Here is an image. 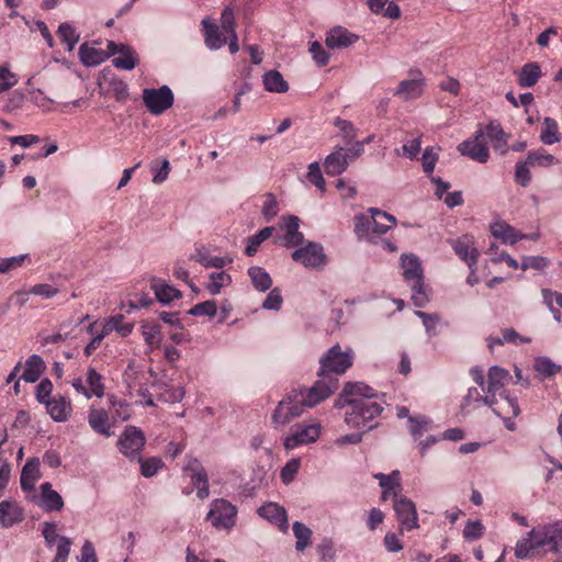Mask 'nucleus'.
Segmentation results:
<instances>
[{
  "mask_svg": "<svg viewBox=\"0 0 562 562\" xmlns=\"http://www.w3.org/2000/svg\"><path fill=\"white\" fill-rule=\"evenodd\" d=\"M369 392H359L356 401L352 402V408L346 409V424L356 429H362L368 432L379 426L376 418L382 414L384 407L378 402L376 392L367 385Z\"/></svg>",
  "mask_w": 562,
  "mask_h": 562,
  "instance_id": "1",
  "label": "nucleus"
},
{
  "mask_svg": "<svg viewBox=\"0 0 562 562\" xmlns=\"http://www.w3.org/2000/svg\"><path fill=\"white\" fill-rule=\"evenodd\" d=\"M353 363V351L351 348L342 351L339 344L330 347L319 359V369L317 375H325L331 379H338Z\"/></svg>",
  "mask_w": 562,
  "mask_h": 562,
  "instance_id": "2",
  "label": "nucleus"
},
{
  "mask_svg": "<svg viewBox=\"0 0 562 562\" xmlns=\"http://www.w3.org/2000/svg\"><path fill=\"white\" fill-rule=\"evenodd\" d=\"M306 401L302 391L299 389L291 390L283 400L279 402L272 413V423L277 426H284L291 423L294 418L300 417L304 409Z\"/></svg>",
  "mask_w": 562,
  "mask_h": 562,
  "instance_id": "3",
  "label": "nucleus"
},
{
  "mask_svg": "<svg viewBox=\"0 0 562 562\" xmlns=\"http://www.w3.org/2000/svg\"><path fill=\"white\" fill-rule=\"evenodd\" d=\"M535 537L536 547H548V551L559 553L562 548V521L539 525L528 532Z\"/></svg>",
  "mask_w": 562,
  "mask_h": 562,
  "instance_id": "4",
  "label": "nucleus"
},
{
  "mask_svg": "<svg viewBox=\"0 0 562 562\" xmlns=\"http://www.w3.org/2000/svg\"><path fill=\"white\" fill-rule=\"evenodd\" d=\"M318 380L311 387H299L302 395L306 401L305 405L308 408L315 407L329 396H331L338 389L339 380L327 378L325 375H317Z\"/></svg>",
  "mask_w": 562,
  "mask_h": 562,
  "instance_id": "5",
  "label": "nucleus"
},
{
  "mask_svg": "<svg viewBox=\"0 0 562 562\" xmlns=\"http://www.w3.org/2000/svg\"><path fill=\"white\" fill-rule=\"evenodd\" d=\"M237 508L224 498L214 499L206 515L216 529H231L236 524Z\"/></svg>",
  "mask_w": 562,
  "mask_h": 562,
  "instance_id": "6",
  "label": "nucleus"
},
{
  "mask_svg": "<svg viewBox=\"0 0 562 562\" xmlns=\"http://www.w3.org/2000/svg\"><path fill=\"white\" fill-rule=\"evenodd\" d=\"M143 101L147 110L159 115L173 104V93L168 86H161L158 89H144Z\"/></svg>",
  "mask_w": 562,
  "mask_h": 562,
  "instance_id": "7",
  "label": "nucleus"
},
{
  "mask_svg": "<svg viewBox=\"0 0 562 562\" xmlns=\"http://www.w3.org/2000/svg\"><path fill=\"white\" fill-rule=\"evenodd\" d=\"M146 442L144 432L136 426H126L117 440V448L127 458L138 457Z\"/></svg>",
  "mask_w": 562,
  "mask_h": 562,
  "instance_id": "8",
  "label": "nucleus"
},
{
  "mask_svg": "<svg viewBox=\"0 0 562 562\" xmlns=\"http://www.w3.org/2000/svg\"><path fill=\"white\" fill-rule=\"evenodd\" d=\"M321 434V424L295 425L291 428V434L285 437L283 446L286 450L315 442Z\"/></svg>",
  "mask_w": 562,
  "mask_h": 562,
  "instance_id": "9",
  "label": "nucleus"
},
{
  "mask_svg": "<svg viewBox=\"0 0 562 562\" xmlns=\"http://www.w3.org/2000/svg\"><path fill=\"white\" fill-rule=\"evenodd\" d=\"M393 508L402 528L406 530L417 529L419 525L415 504L406 496H398L396 492H393Z\"/></svg>",
  "mask_w": 562,
  "mask_h": 562,
  "instance_id": "10",
  "label": "nucleus"
},
{
  "mask_svg": "<svg viewBox=\"0 0 562 562\" xmlns=\"http://www.w3.org/2000/svg\"><path fill=\"white\" fill-rule=\"evenodd\" d=\"M484 130L481 127L475 131L473 137L463 140L458 145V151L462 156H467L474 161L485 164L490 159V150L487 146L481 142Z\"/></svg>",
  "mask_w": 562,
  "mask_h": 562,
  "instance_id": "11",
  "label": "nucleus"
},
{
  "mask_svg": "<svg viewBox=\"0 0 562 562\" xmlns=\"http://www.w3.org/2000/svg\"><path fill=\"white\" fill-rule=\"evenodd\" d=\"M291 257L306 268H318L326 263L323 246L314 241H308L304 247L294 250Z\"/></svg>",
  "mask_w": 562,
  "mask_h": 562,
  "instance_id": "12",
  "label": "nucleus"
},
{
  "mask_svg": "<svg viewBox=\"0 0 562 562\" xmlns=\"http://www.w3.org/2000/svg\"><path fill=\"white\" fill-rule=\"evenodd\" d=\"M510 378L509 372L498 366L490 368L487 373V386L483 387L486 393L483 398V404L493 407L497 404L496 393L505 385V382Z\"/></svg>",
  "mask_w": 562,
  "mask_h": 562,
  "instance_id": "13",
  "label": "nucleus"
},
{
  "mask_svg": "<svg viewBox=\"0 0 562 562\" xmlns=\"http://www.w3.org/2000/svg\"><path fill=\"white\" fill-rule=\"evenodd\" d=\"M411 79L402 80L394 91V95L404 101L419 98L424 92L425 78L420 70L412 69Z\"/></svg>",
  "mask_w": 562,
  "mask_h": 562,
  "instance_id": "14",
  "label": "nucleus"
},
{
  "mask_svg": "<svg viewBox=\"0 0 562 562\" xmlns=\"http://www.w3.org/2000/svg\"><path fill=\"white\" fill-rule=\"evenodd\" d=\"M451 247L457 256L465 261L470 269L476 266L479 259V250L474 247L473 237L464 235L458 239L451 240Z\"/></svg>",
  "mask_w": 562,
  "mask_h": 562,
  "instance_id": "15",
  "label": "nucleus"
},
{
  "mask_svg": "<svg viewBox=\"0 0 562 562\" xmlns=\"http://www.w3.org/2000/svg\"><path fill=\"white\" fill-rule=\"evenodd\" d=\"M24 520V509L14 501L0 502V526L11 528Z\"/></svg>",
  "mask_w": 562,
  "mask_h": 562,
  "instance_id": "16",
  "label": "nucleus"
},
{
  "mask_svg": "<svg viewBox=\"0 0 562 562\" xmlns=\"http://www.w3.org/2000/svg\"><path fill=\"white\" fill-rule=\"evenodd\" d=\"M281 229L285 232L284 234V245L286 247H296L303 244L304 236L299 231L300 228V218L295 215H288L281 218L280 224Z\"/></svg>",
  "mask_w": 562,
  "mask_h": 562,
  "instance_id": "17",
  "label": "nucleus"
},
{
  "mask_svg": "<svg viewBox=\"0 0 562 562\" xmlns=\"http://www.w3.org/2000/svg\"><path fill=\"white\" fill-rule=\"evenodd\" d=\"M37 505L45 512H59L64 508L60 494L53 490L52 484L45 482L41 485V495Z\"/></svg>",
  "mask_w": 562,
  "mask_h": 562,
  "instance_id": "18",
  "label": "nucleus"
},
{
  "mask_svg": "<svg viewBox=\"0 0 562 562\" xmlns=\"http://www.w3.org/2000/svg\"><path fill=\"white\" fill-rule=\"evenodd\" d=\"M349 166V154L345 148L338 147L329 154L324 161L325 172L328 176H338L346 171Z\"/></svg>",
  "mask_w": 562,
  "mask_h": 562,
  "instance_id": "19",
  "label": "nucleus"
},
{
  "mask_svg": "<svg viewBox=\"0 0 562 562\" xmlns=\"http://www.w3.org/2000/svg\"><path fill=\"white\" fill-rule=\"evenodd\" d=\"M358 36L356 34L350 33L347 29L341 26H336L331 29L326 35V46L328 48H346L356 43Z\"/></svg>",
  "mask_w": 562,
  "mask_h": 562,
  "instance_id": "20",
  "label": "nucleus"
},
{
  "mask_svg": "<svg viewBox=\"0 0 562 562\" xmlns=\"http://www.w3.org/2000/svg\"><path fill=\"white\" fill-rule=\"evenodd\" d=\"M359 392H369L367 384L363 382H347L335 401V407L351 409L352 402L356 401Z\"/></svg>",
  "mask_w": 562,
  "mask_h": 562,
  "instance_id": "21",
  "label": "nucleus"
},
{
  "mask_svg": "<svg viewBox=\"0 0 562 562\" xmlns=\"http://www.w3.org/2000/svg\"><path fill=\"white\" fill-rule=\"evenodd\" d=\"M258 515L277 525L281 530L288 529V516L283 507L276 503H269L258 508Z\"/></svg>",
  "mask_w": 562,
  "mask_h": 562,
  "instance_id": "22",
  "label": "nucleus"
},
{
  "mask_svg": "<svg viewBox=\"0 0 562 562\" xmlns=\"http://www.w3.org/2000/svg\"><path fill=\"white\" fill-rule=\"evenodd\" d=\"M41 477L38 458H31L26 461L21 471V488L25 492L34 490L36 481Z\"/></svg>",
  "mask_w": 562,
  "mask_h": 562,
  "instance_id": "23",
  "label": "nucleus"
},
{
  "mask_svg": "<svg viewBox=\"0 0 562 562\" xmlns=\"http://www.w3.org/2000/svg\"><path fill=\"white\" fill-rule=\"evenodd\" d=\"M492 235L501 239L504 244L514 245L517 241L527 237L525 234L518 233L515 227L505 222H494L490 226Z\"/></svg>",
  "mask_w": 562,
  "mask_h": 562,
  "instance_id": "24",
  "label": "nucleus"
},
{
  "mask_svg": "<svg viewBox=\"0 0 562 562\" xmlns=\"http://www.w3.org/2000/svg\"><path fill=\"white\" fill-rule=\"evenodd\" d=\"M204 27L205 45L212 49H218L227 43L226 34L215 23L209 22L206 19L202 21Z\"/></svg>",
  "mask_w": 562,
  "mask_h": 562,
  "instance_id": "25",
  "label": "nucleus"
},
{
  "mask_svg": "<svg viewBox=\"0 0 562 562\" xmlns=\"http://www.w3.org/2000/svg\"><path fill=\"white\" fill-rule=\"evenodd\" d=\"M401 267L403 269V278L406 282H413L424 279L422 263L415 255H402Z\"/></svg>",
  "mask_w": 562,
  "mask_h": 562,
  "instance_id": "26",
  "label": "nucleus"
},
{
  "mask_svg": "<svg viewBox=\"0 0 562 562\" xmlns=\"http://www.w3.org/2000/svg\"><path fill=\"white\" fill-rule=\"evenodd\" d=\"M45 406L55 422L67 420L71 412V403L64 396L53 397Z\"/></svg>",
  "mask_w": 562,
  "mask_h": 562,
  "instance_id": "27",
  "label": "nucleus"
},
{
  "mask_svg": "<svg viewBox=\"0 0 562 562\" xmlns=\"http://www.w3.org/2000/svg\"><path fill=\"white\" fill-rule=\"evenodd\" d=\"M88 423L98 434L105 437H110L113 434L111 431V424L109 423V415L104 409L91 408L88 415Z\"/></svg>",
  "mask_w": 562,
  "mask_h": 562,
  "instance_id": "28",
  "label": "nucleus"
},
{
  "mask_svg": "<svg viewBox=\"0 0 562 562\" xmlns=\"http://www.w3.org/2000/svg\"><path fill=\"white\" fill-rule=\"evenodd\" d=\"M371 213V226L372 232L376 234H385L387 231H390L396 223V220L393 215L378 210V209H370Z\"/></svg>",
  "mask_w": 562,
  "mask_h": 562,
  "instance_id": "29",
  "label": "nucleus"
},
{
  "mask_svg": "<svg viewBox=\"0 0 562 562\" xmlns=\"http://www.w3.org/2000/svg\"><path fill=\"white\" fill-rule=\"evenodd\" d=\"M79 57L85 66H98L109 58V54L101 48H95L83 43L79 47Z\"/></svg>",
  "mask_w": 562,
  "mask_h": 562,
  "instance_id": "30",
  "label": "nucleus"
},
{
  "mask_svg": "<svg viewBox=\"0 0 562 562\" xmlns=\"http://www.w3.org/2000/svg\"><path fill=\"white\" fill-rule=\"evenodd\" d=\"M502 398V403L497 401V404L491 407L495 415L497 416H508L517 417L520 414V408L516 397H512L508 391H503L499 394Z\"/></svg>",
  "mask_w": 562,
  "mask_h": 562,
  "instance_id": "31",
  "label": "nucleus"
},
{
  "mask_svg": "<svg viewBox=\"0 0 562 562\" xmlns=\"http://www.w3.org/2000/svg\"><path fill=\"white\" fill-rule=\"evenodd\" d=\"M151 289L155 292L158 302L164 305H167L173 300L180 299L182 296V293L178 289L169 284L160 283V280L157 278L151 280Z\"/></svg>",
  "mask_w": 562,
  "mask_h": 562,
  "instance_id": "32",
  "label": "nucleus"
},
{
  "mask_svg": "<svg viewBox=\"0 0 562 562\" xmlns=\"http://www.w3.org/2000/svg\"><path fill=\"white\" fill-rule=\"evenodd\" d=\"M541 77V68L532 61L524 65L518 74V85L522 88L533 87Z\"/></svg>",
  "mask_w": 562,
  "mask_h": 562,
  "instance_id": "33",
  "label": "nucleus"
},
{
  "mask_svg": "<svg viewBox=\"0 0 562 562\" xmlns=\"http://www.w3.org/2000/svg\"><path fill=\"white\" fill-rule=\"evenodd\" d=\"M45 369L43 359L38 355H32L25 362L24 372L21 375L26 382H36Z\"/></svg>",
  "mask_w": 562,
  "mask_h": 562,
  "instance_id": "34",
  "label": "nucleus"
},
{
  "mask_svg": "<svg viewBox=\"0 0 562 562\" xmlns=\"http://www.w3.org/2000/svg\"><path fill=\"white\" fill-rule=\"evenodd\" d=\"M248 276L254 288L259 292L268 291L272 285L270 274L261 267L254 266L248 269Z\"/></svg>",
  "mask_w": 562,
  "mask_h": 562,
  "instance_id": "35",
  "label": "nucleus"
},
{
  "mask_svg": "<svg viewBox=\"0 0 562 562\" xmlns=\"http://www.w3.org/2000/svg\"><path fill=\"white\" fill-rule=\"evenodd\" d=\"M142 335L147 345L158 348L161 344V326L157 323L145 321L142 323Z\"/></svg>",
  "mask_w": 562,
  "mask_h": 562,
  "instance_id": "36",
  "label": "nucleus"
},
{
  "mask_svg": "<svg viewBox=\"0 0 562 562\" xmlns=\"http://www.w3.org/2000/svg\"><path fill=\"white\" fill-rule=\"evenodd\" d=\"M263 86L266 90L276 93H283L289 90L288 82L277 70H270L263 75Z\"/></svg>",
  "mask_w": 562,
  "mask_h": 562,
  "instance_id": "37",
  "label": "nucleus"
},
{
  "mask_svg": "<svg viewBox=\"0 0 562 562\" xmlns=\"http://www.w3.org/2000/svg\"><path fill=\"white\" fill-rule=\"evenodd\" d=\"M562 136L559 133V126L554 119L544 117L543 127L540 134V140L546 145H553L561 140Z\"/></svg>",
  "mask_w": 562,
  "mask_h": 562,
  "instance_id": "38",
  "label": "nucleus"
},
{
  "mask_svg": "<svg viewBox=\"0 0 562 562\" xmlns=\"http://www.w3.org/2000/svg\"><path fill=\"white\" fill-rule=\"evenodd\" d=\"M57 34L68 52H71L75 48L80 38L76 29L67 22H64L58 26Z\"/></svg>",
  "mask_w": 562,
  "mask_h": 562,
  "instance_id": "39",
  "label": "nucleus"
},
{
  "mask_svg": "<svg viewBox=\"0 0 562 562\" xmlns=\"http://www.w3.org/2000/svg\"><path fill=\"white\" fill-rule=\"evenodd\" d=\"M123 315H115L110 317L103 326L104 334H109L110 331H117L122 337H127L134 328L132 323H123Z\"/></svg>",
  "mask_w": 562,
  "mask_h": 562,
  "instance_id": "40",
  "label": "nucleus"
},
{
  "mask_svg": "<svg viewBox=\"0 0 562 562\" xmlns=\"http://www.w3.org/2000/svg\"><path fill=\"white\" fill-rule=\"evenodd\" d=\"M274 227L268 226L262 229H260L255 235L248 237L247 246L245 248V254L248 257H252L258 251L259 246L267 240L273 233Z\"/></svg>",
  "mask_w": 562,
  "mask_h": 562,
  "instance_id": "41",
  "label": "nucleus"
},
{
  "mask_svg": "<svg viewBox=\"0 0 562 562\" xmlns=\"http://www.w3.org/2000/svg\"><path fill=\"white\" fill-rule=\"evenodd\" d=\"M210 282L205 285V289L212 295H217L224 286H227L232 282V278L225 271L212 272L210 274Z\"/></svg>",
  "mask_w": 562,
  "mask_h": 562,
  "instance_id": "42",
  "label": "nucleus"
},
{
  "mask_svg": "<svg viewBox=\"0 0 562 562\" xmlns=\"http://www.w3.org/2000/svg\"><path fill=\"white\" fill-rule=\"evenodd\" d=\"M526 160L530 166L540 167H550L557 162L555 157L551 154H548L543 148L529 151L527 154Z\"/></svg>",
  "mask_w": 562,
  "mask_h": 562,
  "instance_id": "43",
  "label": "nucleus"
},
{
  "mask_svg": "<svg viewBox=\"0 0 562 562\" xmlns=\"http://www.w3.org/2000/svg\"><path fill=\"white\" fill-rule=\"evenodd\" d=\"M533 368L543 378H551L561 370L559 364H555L550 358L544 356L535 359Z\"/></svg>",
  "mask_w": 562,
  "mask_h": 562,
  "instance_id": "44",
  "label": "nucleus"
},
{
  "mask_svg": "<svg viewBox=\"0 0 562 562\" xmlns=\"http://www.w3.org/2000/svg\"><path fill=\"white\" fill-rule=\"evenodd\" d=\"M431 420L424 416L419 415L416 417H408V430L415 440L419 439L425 431L429 429Z\"/></svg>",
  "mask_w": 562,
  "mask_h": 562,
  "instance_id": "45",
  "label": "nucleus"
},
{
  "mask_svg": "<svg viewBox=\"0 0 562 562\" xmlns=\"http://www.w3.org/2000/svg\"><path fill=\"white\" fill-rule=\"evenodd\" d=\"M292 529L296 538V550L301 551L305 549L308 546L312 536L311 529L300 521H295L292 526Z\"/></svg>",
  "mask_w": 562,
  "mask_h": 562,
  "instance_id": "46",
  "label": "nucleus"
},
{
  "mask_svg": "<svg viewBox=\"0 0 562 562\" xmlns=\"http://www.w3.org/2000/svg\"><path fill=\"white\" fill-rule=\"evenodd\" d=\"M112 64L115 68L132 70L137 65L136 53L131 46L127 52H123L119 57L113 58Z\"/></svg>",
  "mask_w": 562,
  "mask_h": 562,
  "instance_id": "47",
  "label": "nucleus"
},
{
  "mask_svg": "<svg viewBox=\"0 0 562 562\" xmlns=\"http://www.w3.org/2000/svg\"><path fill=\"white\" fill-rule=\"evenodd\" d=\"M411 283L413 292L412 300L414 305L417 307H424L429 302V296L424 284V279H419Z\"/></svg>",
  "mask_w": 562,
  "mask_h": 562,
  "instance_id": "48",
  "label": "nucleus"
},
{
  "mask_svg": "<svg viewBox=\"0 0 562 562\" xmlns=\"http://www.w3.org/2000/svg\"><path fill=\"white\" fill-rule=\"evenodd\" d=\"M87 382L89 384V391L91 396L102 397L104 394V385L102 383V376L93 368H89L87 372Z\"/></svg>",
  "mask_w": 562,
  "mask_h": 562,
  "instance_id": "49",
  "label": "nucleus"
},
{
  "mask_svg": "<svg viewBox=\"0 0 562 562\" xmlns=\"http://www.w3.org/2000/svg\"><path fill=\"white\" fill-rule=\"evenodd\" d=\"M140 463V473L145 477L154 476L159 469L164 467V462L160 458L151 457L147 459L138 458Z\"/></svg>",
  "mask_w": 562,
  "mask_h": 562,
  "instance_id": "50",
  "label": "nucleus"
},
{
  "mask_svg": "<svg viewBox=\"0 0 562 562\" xmlns=\"http://www.w3.org/2000/svg\"><path fill=\"white\" fill-rule=\"evenodd\" d=\"M217 306L215 301L207 300L202 303L195 304L189 310V314L192 316H209L213 317L216 315Z\"/></svg>",
  "mask_w": 562,
  "mask_h": 562,
  "instance_id": "51",
  "label": "nucleus"
},
{
  "mask_svg": "<svg viewBox=\"0 0 562 562\" xmlns=\"http://www.w3.org/2000/svg\"><path fill=\"white\" fill-rule=\"evenodd\" d=\"M439 150H440V148H437V150H435L434 147L425 148L423 156H422V165H423V170L425 173H427V175L432 173L435 166L439 159V155H438Z\"/></svg>",
  "mask_w": 562,
  "mask_h": 562,
  "instance_id": "52",
  "label": "nucleus"
},
{
  "mask_svg": "<svg viewBox=\"0 0 562 562\" xmlns=\"http://www.w3.org/2000/svg\"><path fill=\"white\" fill-rule=\"evenodd\" d=\"M415 315L423 321V325L425 326L427 334L430 336L437 335L436 328L440 321L438 314H429L426 312L417 311L415 312Z\"/></svg>",
  "mask_w": 562,
  "mask_h": 562,
  "instance_id": "53",
  "label": "nucleus"
},
{
  "mask_svg": "<svg viewBox=\"0 0 562 562\" xmlns=\"http://www.w3.org/2000/svg\"><path fill=\"white\" fill-rule=\"evenodd\" d=\"M528 166L530 165L525 160L518 161L515 167V181L524 188L528 187L531 182V173Z\"/></svg>",
  "mask_w": 562,
  "mask_h": 562,
  "instance_id": "54",
  "label": "nucleus"
},
{
  "mask_svg": "<svg viewBox=\"0 0 562 562\" xmlns=\"http://www.w3.org/2000/svg\"><path fill=\"white\" fill-rule=\"evenodd\" d=\"M308 172H307V179L321 191H325L326 183L325 179L323 177L319 164L317 161H314L308 165Z\"/></svg>",
  "mask_w": 562,
  "mask_h": 562,
  "instance_id": "55",
  "label": "nucleus"
},
{
  "mask_svg": "<svg viewBox=\"0 0 562 562\" xmlns=\"http://www.w3.org/2000/svg\"><path fill=\"white\" fill-rule=\"evenodd\" d=\"M374 477L379 480V484L383 490L392 492L395 487H400V472L397 470L391 474L378 473Z\"/></svg>",
  "mask_w": 562,
  "mask_h": 562,
  "instance_id": "56",
  "label": "nucleus"
},
{
  "mask_svg": "<svg viewBox=\"0 0 562 562\" xmlns=\"http://www.w3.org/2000/svg\"><path fill=\"white\" fill-rule=\"evenodd\" d=\"M18 76L7 66H0V93L10 90L18 83Z\"/></svg>",
  "mask_w": 562,
  "mask_h": 562,
  "instance_id": "57",
  "label": "nucleus"
},
{
  "mask_svg": "<svg viewBox=\"0 0 562 562\" xmlns=\"http://www.w3.org/2000/svg\"><path fill=\"white\" fill-rule=\"evenodd\" d=\"M308 50L312 54L313 60L319 67H324L328 64L329 55L319 42H312Z\"/></svg>",
  "mask_w": 562,
  "mask_h": 562,
  "instance_id": "58",
  "label": "nucleus"
},
{
  "mask_svg": "<svg viewBox=\"0 0 562 562\" xmlns=\"http://www.w3.org/2000/svg\"><path fill=\"white\" fill-rule=\"evenodd\" d=\"M539 549V547H536L535 544V537H529L522 540H519L516 543L515 548V555L518 559H527L532 550Z\"/></svg>",
  "mask_w": 562,
  "mask_h": 562,
  "instance_id": "59",
  "label": "nucleus"
},
{
  "mask_svg": "<svg viewBox=\"0 0 562 562\" xmlns=\"http://www.w3.org/2000/svg\"><path fill=\"white\" fill-rule=\"evenodd\" d=\"M484 526L480 520L468 521L463 529V537L465 540L473 541L480 539L484 533Z\"/></svg>",
  "mask_w": 562,
  "mask_h": 562,
  "instance_id": "60",
  "label": "nucleus"
},
{
  "mask_svg": "<svg viewBox=\"0 0 562 562\" xmlns=\"http://www.w3.org/2000/svg\"><path fill=\"white\" fill-rule=\"evenodd\" d=\"M42 535L45 539V543L48 548H53L55 541H59V537L57 535V525L54 521H45L42 525Z\"/></svg>",
  "mask_w": 562,
  "mask_h": 562,
  "instance_id": "61",
  "label": "nucleus"
},
{
  "mask_svg": "<svg viewBox=\"0 0 562 562\" xmlns=\"http://www.w3.org/2000/svg\"><path fill=\"white\" fill-rule=\"evenodd\" d=\"M52 392H53V383L50 382V380L44 379L36 386V392H35L36 400L41 404L46 405V403L52 400L50 398Z\"/></svg>",
  "mask_w": 562,
  "mask_h": 562,
  "instance_id": "62",
  "label": "nucleus"
},
{
  "mask_svg": "<svg viewBox=\"0 0 562 562\" xmlns=\"http://www.w3.org/2000/svg\"><path fill=\"white\" fill-rule=\"evenodd\" d=\"M71 543L72 542L68 537H59L56 555L52 562H67L70 553Z\"/></svg>",
  "mask_w": 562,
  "mask_h": 562,
  "instance_id": "63",
  "label": "nucleus"
},
{
  "mask_svg": "<svg viewBox=\"0 0 562 562\" xmlns=\"http://www.w3.org/2000/svg\"><path fill=\"white\" fill-rule=\"evenodd\" d=\"M282 295L278 288L272 289L262 303L265 310L279 311L282 306Z\"/></svg>",
  "mask_w": 562,
  "mask_h": 562,
  "instance_id": "64",
  "label": "nucleus"
}]
</instances>
